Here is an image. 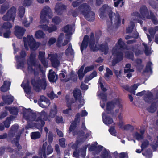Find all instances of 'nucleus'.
<instances>
[{
  "label": "nucleus",
  "mask_w": 158,
  "mask_h": 158,
  "mask_svg": "<svg viewBox=\"0 0 158 158\" xmlns=\"http://www.w3.org/2000/svg\"><path fill=\"white\" fill-rule=\"evenodd\" d=\"M71 29L72 28L71 26L69 25H66L64 27L63 31L69 35H70L72 34Z\"/></svg>",
  "instance_id": "nucleus-38"
},
{
  "label": "nucleus",
  "mask_w": 158,
  "mask_h": 158,
  "mask_svg": "<svg viewBox=\"0 0 158 158\" xmlns=\"http://www.w3.org/2000/svg\"><path fill=\"white\" fill-rule=\"evenodd\" d=\"M23 118L31 121L35 120L38 121V123H36V127L38 129H39L40 131L42 130V127L45 124V122L44 121H42V119H43L44 121H47L48 119L47 113L44 111H42L40 113V118H39V120L36 119L35 116L34 115H33V117L32 118H30L29 116L27 117L26 116V114H24L23 115Z\"/></svg>",
  "instance_id": "nucleus-5"
},
{
  "label": "nucleus",
  "mask_w": 158,
  "mask_h": 158,
  "mask_svg": "<svg viewBox=\"0 0 158 158\" xmlns=\"http://www.w3.org/2000/svg\"><path fill=\"white\" fill-rule=\"evenodd\" d=\"M45 53L44 52H40L39 53V58L40 60L42 63L45 66H46L48 64V62L45 60L44 57Z\"/></svg>",
  "instance_id": "nucleus-24"
},
{
  "label": "nucleus",
  "mask_w": 158,
  "mask_h": 158,
  "mask_svg": "<svg viewBox=\"0 0 158 158\" xmlns=\"http://www.w3.org/2000/svg\"><path fill=\"white\" fill-rule=\"evenodd\" d=\"M81 9L83 10L82 11V14L87 20L92 21L94 20L95 14L93 12L90 11V8L88 5L84 4Z\"/></svg>",
  "instance_id": "nucleus-10"
},
{
  "label": "nucleus",
  "mask_w": 158,
  "mask_h": 158,
  "mask_svg": "<svg viewBox=\"0 0 158 158\" xmlns=\"http://www.w3.org/2000/svg\"><path fill=\"white\" fill-rule=\"evenodd\" d=\"M73 50L72 48V46L71 45L69 44L68 47L66 50L65 53L67 55H72L73 53Z\"/></svg>",
  "instance_id": "nucleus-44"
},
{
  "label": "nucleus",
  "mask_w": 158,
  "mask_h": 158,
  "mask_svg": "<svg viewBox=\"0 0 158 158\" xmlns=\"http://www.w3.org/2000/svg\"><path fill=\"white\" fill-rule=\"evenodd\" d=\"M40 136V135L39 132H33L31 134V137L32 139H35L39 138Z\"/></svg>",
  "instance_id": "nucleus-40"
},
{
  "label": "nucleus",
  "mask_w": 158,
  "mask_h": 158,
  "mask_svg": "<svg viewBox=\"0 0 158 158\" xmlns=\"http://www.w3.org/2000/svg\"><path fill=\"white\" fill-rule=\"evenodd\" d=\"M6 109L9 110L10 113L12 114H16L18 112L17 109L15 107L12 108L7 107L6 108Z\"/></svg>",
  "instance_id": "nucleus-41"
},
{
  "label": "nucleus",
  "mask_w": 158,
  "mask_h": 158,
  "mask_svg": "<svg viewBox=\"0 0 158 158\" xmlns=\"http://www.w3.org/2000/svg\"><path fill=\"white\" fill-rule=\"evenodd\" d=\"M10 85V83L9 81H4L3 85L1 88V91L3 92L7 91L9 89Z\"/></svg>",
  "instance_id": "nucleus-26"
},
{
  "label": "nucleus",
  "mask_w": 158,
  "mask_h": 158,
  "mask_svg": "<svg viewBox=\"0 0 158 158\" xmlns=\"http://www.w3.org/2000/svg\"><path fill=\"white\" fill-rule=\"evenodd\" d=\"M133 129V126L132 125L128 124L125 125L124 126V129L126 130H132Z\"/></svg>",
  "instance_id": "nucleus-63"
},
{
  "label": "nucleus",
  "mask_w": 158,
  "mask_h": 158,
  "mask_svg": "<svg viewBox=\"0 0 158 158\" xmlns=\"http://www.w3.org/2000/svg\"><path fill=\"white\" fill-rule=\"evenodd\" d=\"M106 73L105 74V77L107 78H109L110 76L113 75V73L111 70L108 68H106Z\"/></svg>",
  "instance_id": "nucleus-51"
},
{
  "label": "nucleus",
  "mask_w": 158,
  "mask_h": 158,
  "mask_svg": "<svg viewBox=\"0 0 158 158\" xmlns=\"http://www.w3.org/2000/svg\"><path fill=\"white\" fill-rule=\"evenodd\" d=\"M35 55H31L29 60L27 61L28 65V71L31 72H34V74H36L40 70L42 72L43 74L44 73L43 70L42 69L40 65L38 63L35 64L34 60L35 58Z\"/></svg>",
  "instance_id": "nucleus-8"
},
{
  "label": "nucleus",
  "mask_w": 158,
  "mask_h": 158,
  "mask_svg": "<svg viewBox=\"0 0 158 158\" xmlns=\"http://www.w3.org/2000/svg\"><path fill=\"white\" fill-rule=\"evenodd\" d=\"M16 11V8L14 6L12 7L8 10L6 14L3 17V19L5 21H14Z\"/></svg>",
  "instance_id": "nucleus-13"
},
{
  "label": "nucleus",
  "mask_w": 158,
  "mask_h": 158,
  "mask_svg": "<svg viewBox=\"0 0 158 158\" xmlns=\"http://www.w3.org/2000/svg\"><path fill=\"white\" fill-rule=\"evenodd\" d=\"M4 101L8 104H10L13 101V97L11 96H3L2 97Z\"/></svg>",
  "instance_id": "nucleus-32"
},
{
  "label": "nucleus",
  "mask_w": 158,
  "mask_h": 158,
  "mask_svg": "<svg viewBox=\"0 0 158 158\" xmlns=\"http://www.w3.org/2000/svg\"><path fill=\"white\" fill-rule=\"evenodd\" d=\"M73 94L76 102L78 105V108H81L85 103L84 101L81 96V91L79 89H75L74 90Z\"/></svg>",
  "instance_id": "nucleus-11"
},
{
  "label": "nucleus",
  "mask_w": 158,
  "mask_h": 158,
  "mask_svg": "<svg viewBox=\"0 0 158 158\" xmlns=\"http://www.w3.org/2000/svg\"><path fill=\"white\" fill-rule=\"evenodd\" d=\"M19 15L22 18L24 15L25 13V8L23 6L19 7Z\"/></svg>",
  "instance_id": "nucleus-46"
},
{
  "label": "nucleus",
  "mask_w": 158,
  "mask_h": 158,
  "mask_svg": "<svg viewBox=\"0 0 158 158\" xmlns=\"http://www.w3.org/2000/svg\"><path fill=\"white\" fill-rule=\"evenodd\" d=\"M6 31L3 33V36L5 38H9L11 35V31L10 30H6Z\"/></svg>",
  "instance_id": "nucleus-55"
},
{
  "label": "nucleus",
  "mask_w": 158,
  "mask_h": 158,
  "mask_svg": "<svg viewBox=\"0 0 158 158\" xmlns=\"http://www.w3.org/2000/svg\"><path fill=\"white\" fill-rule=\"evenodd\" d=\"M18 128V125L17 124H15L11 127V133L13 134V133H15Z\"/></svg>",
  "instance_id": "nucleus-56"
},
{
  "label": "nucleus",
  "mask_w": 158,
  "mask_h": 158,
  "mask_svg": "<svg viewBox=\"0 0 158 158\" xmlns=\"http://www.w3.org/2000/svg\"><path fill=\"white\" fill-rule=\"evenodd\" d=\"M25 31L23 27L16 26L15 27L14 34L18 38L20 39L23 36Z\"/></svg>",
  "instance_id": "nucleus-16"
},
{
  "label": "nucleus",
  "mask_w": 158,
  "mask_h": 158,
  "mask_svg": "<svg viewBox=\"0 0 158 158\" xmlns=\"http://www.w3.org/2000/svg\"><path fill=\"white\" fill-rule=\"evenodd\" d=\"M98 84V86L99 87L100 86L101 89H102L103 91L105 92L106 90V89L104 87L105 84L102 80V78L101 77H100L99 79Z\"/></svg>",
  "instance_id": "nucleus-37"
},
{
  "label": "nucleus",
  "mask_w": 158,
  "mask_h": 158,
  "mask_svg": "<svg viewBox=\"0 0 158 158\" xmlns=\"http://www.w3.org/2000/svg\"><path fill=\"white\" fill-rule=\"evenodd\" d=\"M125 43L120 39L114 47L112 50V56L110 59L112 60V64L114 65L115 63L121 60L123 58L122 52H125V56L127 58L133 59V55L132 53L129 51L126 52L127 50Z\"/></svg>",
  "instance_id": "nucleus-1"
},
{
  "label": "nucleus",
  "mask_w": 158,
  "mask_h": 158,
  "mask_svg": "<svg viewBox=\"0 0 158 158\" xmlns=\"http://www.w3.org/2000/svg\"><path fill=\"white\" fill-rule=\"evenodd\" d=\"M32 0H24L23 2V4L24 6L30 5L32 3Z\"/></svg>",
  "instance_id": "nucleus-54"
},
{
  "label": "nucleus",
  "mask_w": 158,
  "mask_h": 158,
  "mask_svg": "<svg viewBox=\"0 0 158 158\" xmlns=\"http://www.w3.org/2000/svg\"><path fill=\"white\" fill-rule=\"evenodd\" d=\"M122 100L118 97L108 102L106 105V111L107 113L113 114L117 113L123 108Z\"/></svg>",
  "instance_id": "nucleus-4"
},
{
  "label": "nucleus",
  "mask_w": 158,
  "mask_h": 158,
  "mask_svg": "<svg viewBox=\"0 0 158 158\" xmlns=\"http://www.w3.org/2000/svg\"><path fill=\"white\" fill-rule=\"evenodd\" d=\"M98 96L101 99L100 102L101 106L102 108H103L104 107L105 102L106 100V94L102 93Z\"/></svg>",
  "instance_id": "nucleus-27"
},
{
  "label": "nucleus",
  "mask_w": 158,
  "mask_h": 158,
  "mask_svg": "<svg viewBox=\"0 0 158 158\" xmlns=\"http://www.w3.org/2000/svg\"><path fill=\"white\" fill-rule=\"evenodd\" d=\"M102 116L103 122L105 124L109 125L113 123V121L112 119L109 117H106L105 114L103 113Z\"/></svg>",
  "instance_id": "nucleus-25"
},
{
  "label": "nucleus",
  "mask_w": 158,
  "mask_h": 158,
  "mask_svg": "<svg viewBox=\"0 0 158 158\" xmlns=\"http://www.w3.org/2000/svg\"><path fill=\"white\" fill-rule=\"evenodd\" d=\"M149 4L154 8L158 7V0H151Z\"/></svg>",
  "instance_id": "nucleus-42"
},
{
  "label": "nucleus",
  "mask_w": 158,
  "mask_h": 158,
  "mask_svg": "<svg viewBox=\"0 0 158 158\" xmlns=\"http://www.w3.org/2000/svg\"><path fill=\"white\" fill-rule=\"evenodd\" d=\"M64 37V35L63 34H61L59 35L58 40L57 43V45L58 47H61L62 46H64L66 45L69 41V38H67L64 40V42L61 43V42Z\"/></svg>",
  "instance_id": "nucleus-20"
},
{
  "label": "nucleus",
  "mask_w": 158,
  "mask_h": 158,
  "mask_svg": "<svg viewBox=\"0 0 158 158\" xmlns=\"http://www.w3.org/2000/svg\"><path fill=\"white\" fill-rule=\"evenodd\" d=\"M89 42V46L91 50L94 51H97L100 48L102 52H104L105 54H107L108 52L109 48L107 44L102 45L100 48L98 45L97 44H96L95 46L94 47L95 44L94 41L91 40H89V37L87 35L85 36L81 44V49L82 51L84 48H86Z\"/></svg>",
  "instance_id": "nucleus-3"
},
{
  "label": "nucleus",
  "mask_w": 158,
  "mask_h": 158,
  "mask_svg": "<svg viewBox=\"0 0 158 158\" xmlns=\"http://www.w3.org/2000/svg\"><path fill=\"white\" fill-rule=\"evenodd\" d=\"M80 116V114L79 113H78L76 116V118L75 119L74 122L72 123V124L70 125V127L69 130V131L70 132H71L73 131L74 128H75L76 124V123H78L79 122V118Z\"/></svg>",
  "instance_id": "nucleus-28"
},
{
  "label": "nucleus",
  "mask_w": 158,
  "mask_h": 158,
  "mask_svg": "<svg viewBox=\"0 0 158 158\" xmlns=\"http://www.w3.org/2000/svg\"><path fill=\"white\" fill-rule=\"evenodd\" d=\"M152 64L151 62H148L146 66V70L147 72L150 71L151 70V66Z\"/></svg>",
  "instance_id": "nucleus-61"
},
{
  "label": "nucleus",
  "mask_w": 158,
  "mask_h": 158,
  "mask_svg": "<svg viewBox=\"0 0 158 158\" xmlns=\"http://www.w3.org/2000/svg\"><path fill=\"white\" fill-rule=\"evenodd\" d=\"M50 103L49 100L43 96H41L40 98L39 105L42 108H47L50 105Z\"/></svg>",
  "instance_id": "nucleus-18"
},
{
  "label": "nucleus",
  "mask_w": 158,
  "mask_h": 158,
  "mask_svg": "<svg viewBox=\"0 0 158 158\" xmlns=\"http://www.w3.org/2000/svg\"><path fill=\"white\" fill-rule=\"evenodd\" d=\"M67 106L69 107L68 109L63 110V113L64 114H68L69 115H71L72 113V110L71 108L70 107L71 104L69 101H67Z\"/></svg>",
  "instance_id": "nucleus-31"
},
{
  "label": "nucleus",
  "mask_w": 158,
  "mask_h": 158,
  "mask_svg": "<svg viewBox=\"0 0 158 158\" xmlns=\"http://www.w3.org/2000/svg\"><path fill=\"white\" fill-rule=\"evenodd\" d=\"M143 44L144 46V47L145 48V53L146 55H148L150 54L151 53L150 48L147 46L146 44H145L144 43H143Z\"/></svg>",
  "instance_id": "nucleus-47"
},
{
  "label": "nucleus",
  "mask_w": 158,
  "mask_h": 158,
  "mask_svg": "<svg viewBox=\"0 0 158 158\" xmlns=\"http://www.w3.org/2000/svg\"><path fill=\"white\" fill-rule=\"evenodd\" d=\"M8 7L7 6H2L1 8L0 9V13L3 14L6 10L8 8Z\"/></svg>",
  "instance_id": "nucleus-62"
},
{
  "label": "nucleus",
  "mask_w": 158,
  "mask_h": 158,
  "mask_svg": "<svg viewBox=\"0 0 158 158\" xmlns=\"http://www.w3.org/2000/svg\"><path fill=\"white\" fill-rule=\"evenodd\" d=\"M94 68V66L93 65H91L90 66L86 67L84 71V73L86 74L87 72L93 70Z\"/></svg>",
  "instance_id": "nucleus-53"
},
{
  "label": "nucleus",
  "mask_w": 158,
  "mask_h": 158,
  "mask_svg": "<svg viewBox=\"0 0 158 158\" xmlns=\"http://www.w3.org/2000/svg\"><path fill=\"white\" fill-rule=\"evenodd\" d=\"M15 118V117L13 116H11L9 118H8L4 123V125L7 128L10 126V121L12 120Z\"/></svg>",
  "instance_id": "nucleus-45"
},
{
  "label": "nucleus",
  "mask_w": 158,
  "mask_h": 158,
  "mask_svg": "<svg viewBox=\"0 0 158 158\" xmlns=\"http://www.w3.org/2000/svg\"><path fill=\"white\" fill-rule=\"evenodd\" d=\"M114 2V5L115 7H117L118 5H120V6L122 7L123 5V0H113Z\"/></svg>",
  "instance_id": "nucleus-48"
},
{
  "label": "nucleus",
  "mask_w": 158,
  "mask_h": 158,
  "mask_svg": "<svg viewBox=\"0 0 158 158\" xmlns=\"http://www.w3.org/2000/svg\"><path fill=\"white\" fill-rule=\"evenodd\" d=\"M111 8L108 5H104L100 9V16L102 17L103 13H108L110 21L107 22V25L109 28H112L118 25L120 23V20L118 13L116 14H113L111 11Z\"/></svg>",
  "instance_id": "nucleus-2"
},
{
  "label": "nucleus",
  "mask_w": 158,
  "mask_h": 158,
  "mask_svg": "<svg viewBox=\"0 0 158 158\" xmlns=\"http://www.w3.org/2000/svg\"><path fill=\"white\" fill-rule=\"evenodd\" d=\"M31 83L34 89L37 91L39 90L40 88L45 89L47 86L46 83L44 80H43L42 82L40 81H35L34 80H32Z\"/></svg>",
  "instance_id": "nucleus-14"
},
{
  "label": "nucleus",
  "mask_w": 158,
  "mask_h": 158,
  "mask_svg": "<svg viewBox=\"0 0 158 158\" xmlns=\"http://www.w3.org/2000/svg\"><path fill=\"white\" fill-rule=\"evenodd\" d=\"M29 21H27V19L26 18H24L23 20L22 23L26 27L29 26L30 24L32 23L33 21V19L32 17H29Z\"/></svg>",
  "instance_id": "nucleus-33"
},
{
  "label": "nucleus",
  "mask_w": 158,
  "mask_h": 158,
  "mask_svg": "<svg viewBox=\"0 0 158 158\" xmlns=\"http://www.w3.org/2000/svg\"><path fill=\"white\" fill-rule=\"evenodd\" d=\"M38 27L39 28L42 29L44 31H48L49 33L55 31L57 29V27L55 26L48 27L47 25L43 24H40L39 25Z\"/></svg>",
  "instance_id": "nucleus-17"
},
{
  "label": "nucleus",
  "mask_w": 158,
  "mask_h": 158,
  "mask_svg": "<svg viewBox=\"0 0 158 158\" xmlns=\"http://www.w3.org/2000/svg\"><path fill=\"white\" fill-rule=\"evenodd\" d=\"M63 6L60 4H56L55 10L56 12L59 14L60 12L62 10Z\"/></svg>",
  "instance_id": "nucleus-39"
},
{
  "label": "nucleus",
  "mask_w": 158,
  "mask_h": 158,
  "mask_svg": "<svg viewBox=\"0 0 158 158\" xmlns=\"http://www.w3.org/2000/svg\"><path fill=\"white\" fill-rule=\"evenodd\" d=\"M157 31H158V26L155 27V31L152 28H151L149 30V33L152 37H153L154 34Z\"/></svg>",
  "instance_id": "nucleus-50"
},
{
  "label": "nucleus",
  "mask_w": 158,
  "mask_h": 158,
  "mask_svg": "<svg viewBox=\"0 0 158 158\" xmlns=\"http://www.w3.org/2000/svg\"><path fill=\"white\" fill-rule=\"evenodd\" d=\"M97 75V72L96 71H94L88 77H86L85 80V83L88 82V81L92 79L93 78L96 77Z\"/></svg>",
  "instance_id": "nucleus-35"
},
{
  "label": "nucleus",
  "mask_w": 158,
  "mask_h": 158,
  "mask_svg": "<svg viewBox=\"0 0 158 158\" xmlns=\"http://www.w3.org/2000/svg\"><path fill=\"white\" fill-rule=\"evenodd\" d=\"M57 109L56 106L55 105H54L53 106V108L51 110V112L50 113V114L49 116V120L50 118H54L56 114H57Z\"/></svg>",
  "instance_id": "nucleus-29"
},
{
  "label": "nucleus",
  "mask_w": 158,
  "mask_h": 158,
  "mask_svg": "<svg viewBox=\"0 0 158 158\" xmlns=\"http://www.w3.org/2000/svg\"><path fill=\"white\" fill-rule=\"evenodd\" d=\"M52 16V13L50 8L48 6H44L42 9L40 14V24H44L48 23V20L46 19L48 17L49 19Z\"/></svg>",
  "instance_id": "nucleus-7"
},
{
  "label": "nucleus",
  "mask_w": 158,
  "mask_h": 158,
  "mask_svg": "<svg viewBox=\"0 0 158 158\" xmlns=\"http://www.w3.org/2000/svg\"><path fill=\"white\" fill-rule=\"evenodd\" d=\"M134 137L138 140H140L143 138V136L142 135H140L137 133H135L134 135Z\"/></svg>",
  "instance_id": "nucleus-59"
},
{
  "label": "nucleus",
  "mask_w": 158,
  "mask_h": 158,
  "mask_svg": "<svg viewBox=\"0 0 158 158\" xmlns=\"http://www.w3.org/2000/svg\"><path fill=\"white\" fill-rule=\"evenodd\" d=\"M109 131L111 135L114 136H116V133L114 127H111L109 130Z\"/></svg>",
  "instance_id": "nucleus-58"
},
{
  "label": "nucleus",
  "mask_w": 158,
  "mask_h": 158,
  "mask_svg": "<svg viewBox=\"0 0 158 158\" xmlns=\"http://www.w3.org/2000/svg\"><path fill=\"white\" fill-rule=\"evenodd\" d=\"M124 70L125 73H127V77L128 78H130L131 76V73L133 72L134 71L133 68L131 66V64H126Z\"/></svg>",
  "instance_id": "nucleus-21"
},
{
  "label": "nucleus",
  "mask_w": 158,
  "mask_h": 158,
  "mask_svg": "<svg viewBox=\"0 0 158 158\" xmlns=\"http://www.w3.org/2000/svg\"><path fill=\"white\" fill-rule=\"evenodd\" d=\"M48 96L51 99L58 97V96L55 95L53 92H51L50 94H48Z\"/></svg>",
  "instance_id": "nucleus-60"
},
{
  "label": "nucleus",
  "mask_w": 158,
  "mask_h": 158,
  "mask_svg": "<svg viewBox=\"0 0 158 158\" xmlns=\"http://www.w3.org/2000/svg\"><path fill=\"white\" fill-rule=\"evenodd\" d=\"M35 35L36 38L40 39L44 37L45 34L42 31L38 30L35 32Z\"/></svg>",
  "instance_id": "nucleus-34"
},
{
  "label": "nucleus",
  "mask_w": 158,
  "mask_h": 158,
  "mask_svg": "<svg viewBox=\"0 0 158 158\" xmlns=\"http://www.w3.org/2000/svg\"><path fill=\"white\" fill-rule=\"evenodd\" d=\"M59 76L60 79L62 81L67 82L70 80V77L69 75L66 76V73H62L60 74Z\"/></svg>",
  "instance_id": "nucleus-30"
},
{
  "label": "nucleus",
  "mask_w": 158,
  "mask_h": 158,
  "mask_svg": "<svg viewBox=\"0 0 158 158\" xmlns=\"http://www.w3.org/2000/svg\"><path fill=\"white\" fill-rule=\"evenodd\" d=\"M24 46L26 49H28V46L30 48L33 50L36 49L40 44V43H36L35 42L34 39L32 36L28 35L27 38H23Z\"/></svg>",
  "instance_id": "nucleus-9"
},
{
  "label": "nucleus",
  "mask_w": 158,
  "mask_h": 158,
  "mask_svg": "<svg viewBox=\"0 0 158 158\" xmlns=\"http://www.w3.org/2000/svg\"><path fill=\"white\" fill-rule=\"evenodd\" d=\"M147 11L148 10L146 7L145 6H143L140 9L141 15L139 16V14L137 12H134L133 14L132 19H134L133 20L134 22H133L132 20L131 21L129 25L126 29L127 33H130L132 31L135 26V23L136 22V20H135V19H138V17L140 16V18L143 19V18H144V15H146Z\"/></svg>",
  "instance_id": "nucleus-6"
},
{
  "label": "nucleus",
  "mask_w": 158,
  "mask_h": 158,
  "mask_svg": "<svg viewBox=\"0 0 158 158\" xmlns=\"http://www.w3.org/2000/svg\"><path fill=\"white\" fill-rule=\"evenodd\" d=\"M149 142L147 140H145L143 142L141 146L142 149L143 150V149L147 147L149 145Z\"/></svg>",
  "instance_id": "nucleus-57"
},
{
  "label": "nucleus",
  "mask_w": 158,
  "mask_h": 158,
  "mask_svg": "<svg viewBox=\"0 0 158 158\" xmlns=\"http://www.w3.org/2000/svg\"><path fill=\"white\" fill-rule=\"evenodd\" d=\"M12 27V26L11 23L8 22H5L3 24H1L0 25V36H2V31L10 30Z\"/></svg>",
  "instance_id": "nucleus-19"
},
{
  "label": "nucleus",
  "mask_w": 158,
  "mask_h": 158,
  "mask_svg": "<svg viewBox=\"0 0 158 158\" xmlns=\"http://www.w3.org/2000/svg\"><path fill=\"white\" fill-rule=\"evenodd\" d=\"M47 146V143L46 142H45L43 144L42 150L40 151L39 152V155L40 156L39 158H40L41 157L42 158V155H43L44 158H46V155H48L53 152V149L52 147L48 146L46 148Z\"/></svg>",
  "instance_id": "nucleus-12"
},
{
  "label": "nucleus",
  "mask_w": 158,
  "mask_h": 158,
  "mask_svg": "<svg viewBox=\"0 0 158 158\" xmlns=\"http://www.w3.org/2000/svg\"><path fill=\"white\" fill-rule=\"evenodd\" d=\"M84 68V66L83 65L81 67L78 71V75L79 78L80 80L82 79L84 75L85 74L84 73H83V71Z\"/></svg>",
  "instance_id": "nucleus-36"
},
{
  "label": "nucleus",
  "mask_w": 158,
  "mask_h": 158,
  "mask_svg": "<svg viewBox=\"0 0 158 158\" xmlns=\"http://www.w3.org/2000/svg\"><path fill=\"white\" fill-rule=\"evenodd\" d=\"M150 15H151V17L148 16L147 17V18L148 19H151L154 24H158V21H157L156 18L153 15V13L151 12L150 13Z\"/></svg>",
  "instance_id": "nucleus-49"
},
{
  "label": "nucleus",
  "mask_w": 158,
  "mask_h": 158,
  "mask_svg": "<svg viewBox=\"0 0 158 158\" xmlns=\"http://www.w3.org/2000/svg\"><path fill=\"white\" fill-rule=\"evenodd\" d=\"M61 22V19L58 17L56 16L52 19V22L55 24H58Z\"/></svg>",
  "instance_id": "nucleus-43"
},
{
  "label": "nucleus",
  "mask_w": 158,
  "mask_h": 158,
  "mask_svg": "<svg viewBox=\"0 0 158 158\" xmlns=\"http://www.w3.org/2000/svg\"><path fill=\"white\" fill-rule=\"evenodd\" d=\"M56 41V39L54 37H52L49 39L48 44L49 45H51L53 44L54 43H55Z\"/></svg>",
  "instance_id": "nucleus-52"
},
{
  "label": "nucleus",
  "mask_w": 158,
  "mask_h": 158,
  "mask_svg": "<svg viewBox=\"0 0 158 158\" xmlns=\"http://www.w3.org/2000/svg\"><path fill=\"white\" fill-rule=\"evenodd\" d=\"M57 56L56 54H49L48 59H49L52 62V66L55 67H58L60 62L57 59Z\"/></svg>",
  "instance_id": "nucleus-15"
},
{
  "label": "nucleus",
  "mask_w": 158,
  "mask_h": 158,
  "mask_svg": "<svg viewBox=\"0 0 158 158\" xmlns=\"http://www.w3.org/2000/svg\"><path fill=\"white\" fill-rule=\"evenodd\" d=\"M48 77L49 81L51 82H54L56 81L58 78V76L52 70H49Z\"/></svg>",
  "instance_id": "nucleus-22"
},
{
  "label": "nucleus",
  "mask_w": 158,
  "mask_h": 158,
  "mask_svg": "<svg viewBox=\"0 0 158 158\" xmlns=\"http://www.w3.org/2000/svg\"><path fill=\"white\" fill-rule=\"evenodd\" d=\"M29 82L27 79L25 80L21 84V86L23 87L24 91L27 93H29L31 90V87L29 85Z\"/></svg>",
  "instance_id": "nucleus-23"
},
{
  "label": "nucleus",
  "mask_w": 158,
  "mask_h": 158,
  "mask_svg": "<svg viewBox=\"0 0 158 158\" xmlns=\"http://www.w3.org/2000/svg\"><path fill=\"white\" fill-rule=\"evenodd\" d=\"M56 121L58 123H62L63 122L62 117L61 116H56Z\"/></svg>",
  "instance_id": "nucleus-64"
}]
</instances>
